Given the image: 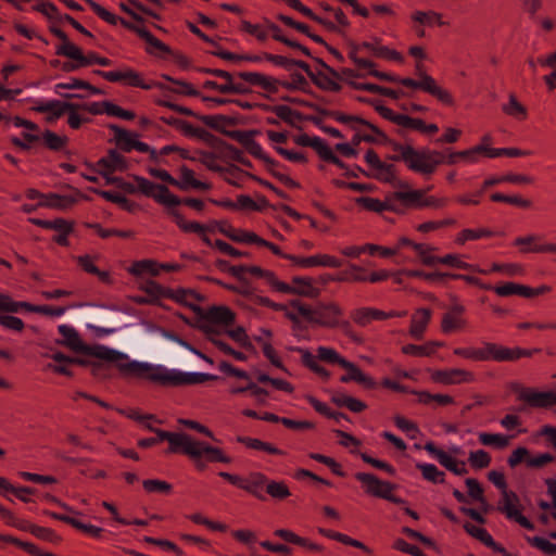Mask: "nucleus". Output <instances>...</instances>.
Instances as JSON below:
<instances>
[{"mask_svg":"<svg viewBox=\"0 0 556 556\" xmlns=\"http://www.w3.org/2000/svg\"><path fill=\"white\" fill-rule=\"evenodd\" d=\"M128 273L134 276H142L144 274L157 276L160 274V263L151 258L136 261L128 268Z\"/></svg>","mask_w":556,"mask_h":556,"instance_id":"40","label":"nucleus"},{"mask_svg":"<svg viewBox=\"0 0 556 556\" xmlns=\"http://www.w3.org/2000/svg\"><path fill=\"white\" fill-rule=\"evenodd\" d=\"M50 31L61 40V43L56 47L55 54L72 59L78 47L70 41L67 35L61 28L52 25L50 26Z\"/></svg>","mask_w":556,"mask_h":556,"instance_id":"35","label":"nucleus"},{"mask_svg":"<svg viewBox=\"0 0 556 556\" xmlns=\"http://www.w3.org/2000/svg\"><path fill=\"white\" fill-rule=\"evenodd\" d=\"M416 468L420 470L421 476L425 480L432 483H444L445 473L438 469L433 464H416Z\"/></svg>","mask_w":556,"mask_h":556,"instance_id":"51","label":"nucleus"},{"mask_svg":"<svg viewBox=\"0 0 556 556\" xmlns=\"http://www.w3.org/2000/svg\"><path fill=\"white\" fill-rule=\"evenodd\" d=\"M457 220L453 217H446L440 220H428L416 226V230L421 233H429L443 228L455 227Z\"/></svg>","mask_w":556,"mask_h":556,"instance_id":"50","label":"nucleus"},{"mask_svg":"<svg viewBox=\"0 0 556 556\" xmlns=\"http://www.w3.org/2000/svg\"><path fill=\"white\" fill-rule=\"evenodd\" d=\"M490 273H502L508 277H520L526 274V268L519 263H493L491 268L486 270Z\"/></svg>","mask_w":556,"mask_h":556,"instance_id":"49","label":"nucleus"},{"mask_svg":"<svg viewBox=\"0 0 556 556\" xmlns=\"http://www.w3.org/2000/svg\"><path fill=\"white\" fill-rule=\"evenodd\" d=\"M464 529L469 535L480 541L486 547L490 548L491 546L495 545V541L493 540L492 535L484 528H480L467 522L464 525Z\"/></svg>","mask_w":556,"mask_h":556,"instance_id":"58","label":"nucleus"},{"mask_svg":"<svg viewBox=\"0 0 556 556\" xmlns=\"http://www.w3.org/2000/svg\"><path fill=\"white\" fill-rule=\"evenodd\" d=\"M187 438L189 441V445L191 446L190 450L194 452V454H182L194 462V466L198 470L202 471L206 468V465L202 460L203 456H205L206 460L211 463H231V458L222 448L212 446L202 441H198L188 433Z\"/></svg>","mask_w":556,"mask_h":556,"instance_id":"9","label":"nucleus"},{"mask_svg":"<svg viewBox=\"0 0 556 556\" xmlns=\"http://www.w3.org/2000/svg\"><path fill=\"white\" fill-rule=\"evenodd\" d=\"M180 173V179H177V184L175 187L179 188L180 190H188L190 188L198 189V190H208L211 189V185L207 182H203L198 180L194 177V172L190 169L188 166L182 165L179 168Z\"/></svg>","mask_w":556,"mask_h":556,"instance_id":"30","label":"nucleus"},{"mask_svg":"<svg viewBox=\"0 0 556 556\" xmlns=\"http://www.w3.org/2000/svg\"><path fill=\"white\" fill-rule=\"evenodd\" d=\"M545 242L543 235L528 233L515 238L511 244L518 249L520 254H543Z\"/></svg>","mask_w":556,"mask_h":556,"instance_id":"20","label":"nucleus"},{"mask_svg":"<svg viewBox=\"0 0 556 556\" xmlns=\"http://www.w3.org/2000/svg\"><path fill=\"white\" fill-rule=\"evenodd\" d=\"M479 442L482 445L495 446L497 448H505L509 444V438L501 433H479Z\"/></svg>","mask_w":556,"mask_h":556,"instance_id":"55","label":"nucleus"},{"mask_svg":"<svg viewBox=\"0 0 556 556\" xmlns=\"http://www.w3.org/2000/svg\"><path fill=\"white\" fill-rule=\"evenodd\" d=\"M29 222L45 229L60 231V235H55L52 240L61 247H68V236L74 231V222L64 218L48 220L36 217L29 218Z\"/></svg>","mask_w":556,"mask_h":556,"instance_id":"14","label":"nucleus"},{"mask_svg":"<svg viewBox=\"0 0 556 556\" xmlns=\"http://www.w3.org/2000/svg\"><path fill=\"white\" fill-rule=\"evenodd\" d=\"M430 378L433 382L445 386L476 381V375L472 371L462 368L435 369L430 372Z\"/></svg>","mask_w":556,"mask_h":556,"instance_id":"15","label":"nucleus"},{"mask_svg":"<svg viewBox=\"0 0 556 556\" xmlns=\"http://www.w3.org/2000/svg\"><path fill=\"white\" fill-rule=\"evenodd\" d=\"M237 441L244 444L248 448L264 451L268 454H274V455H286L285 451L277 448L271 443L262 441L260 439L250 438V437H238Z\"/></svg>","mask_w":556,"mask_h":556,"instance_id":"41","label":"nucleus"},{"mask_svg":"<svg viewBox=\"0 0 556 556\" xmlns=\"http://www.w3.org/2000/svg\"><path fill=\"white\" fill-rule=\"evenodd\" d=\"M33 110L38 113H47L48 123H53L65 114L64 102L60 100L37 102Z\"/></svg>","mask_w":556,"mask_h":556,"instance_id":"32","label":"nucleus"},{"mask_svg":"<svg viewBox=\"0 0 556 556\" xmlns=\"http://www.w3.org/2000/svg\"><path fill=\"white\" fill-rule=\"evenodd\" d=\"M407 315L406 311H390L384 312L375 307H359L355 308L351 312V319L361 327L368 326L374 320H386L389 318L395 317H405Z\"/></svg>","mask_w":556,"mask_h":556,"instance_id":"13","label":"nucleus"},{"mask_svg":"<svg viewBox=\"0 0 556 556\" xmlns=\"http://www.w3.org/2000/svg\"><path fill=\"white\" fill-rule=\"evenodd\" d=\"M92 73L98 76H101L110 83H122L126 86L137 87L144 90H149L152 88V85L147 84L139 72L130 67H125L121 71L109 72L94 70Z\"/></svg>","mask_w":556,"mask_h":556,"instance_id":"12","label":"nucleus"},{"mask_svg":"<svg viewBox=\"0 0 556 556\" xmlns=\"http://www.w3.org/2000/svg\"><path fill=\"white\" fill-rule=\"evenodd\" d=\"M238 77H240L242 80L249 83L252 86L261 87L262 89L271 93L277 92L278 87L280 85L278 79L261 73L240 72L238 73Z\"/></svg>","mask_w":556,"mask_h":556,"instance_id":"26","label":"nucleus"},{"mask_svg":"<svg viewBox=\"0 0 556 556\" xmlns=\"http://www.w3.org/2000/svg\"><path fill=\"white\" fill-rule=\"evenodd\" d=\"M498 296H511V295H519L522 298H526V286L516 283V282H505L501 286H494L493 289Z\"/></svg>","mask_w":556,"mask_h":556,"instance_id":"54","label":"nucleus"},{"mask_svg":"<svg viewBox=\"0 0 556 556\" xmlns=\"http://www.w3.org/2000/svg\"><path fill=\"white\" fill-rule=\"evenodd\" d=\"M43 514L55 519V520H60L62 522L71 525L75 529L83 531L84 533L89 534L92 538L100 539L104 531L100 527L84 523V522L79 521L78 519L70 517L67 515H61V514H56V513L49 511V510H45Z\"/></svg>","mask_w":556,"mask_h":556,"instance_id":"27","label":"nucleus"},{"mask_svg":"<svg viewBox=\"0 0 556 556\" xmlns=\"http://www.w3.org/2000/svg\"><path fill=\"white\" fill-rule=\"evenodd\" d=\"M364 159L369 166V172L357 167L363 175L387 184H394L396 181V167L393 164L383 162L375 150H367Z\"/></svg>","mask_w":556,"mask_h":556,"instance_id":"11","label":"nucleus"},{"mask_svg":"<svg viewBox=\"0 0 556 556\" xmlns=\"http://www.w3.org/2000/svg\"><path fill=\"white\" fill-rule=\"evenodd\" d=\"M58 330L63 338L60 341L61 344L70 348L74 352L96 357L99 361L115 364L121 374L127 377L128 371L125 369V366H127V364H131L132 362L129 359L127 354L106 348L104 345H86L81 341L80 336L76 329L71 326L61 325L59 326Z\"/></svg>","mask_w":556,"mask_h":556,"instance_id":"3","label":"nucleus"},{"mask_svg":"<svg viewBox=\"0 0 556 556\" xmlns=\"http://www.w3.org/2000/svg\"><path fill=\"white\" fill-rule=\"evenodd\" d=\"M362 46L364 49L370 51L377 58L387 59L400 63L404 61L403 55L399 51L390 49L387 46L380 45L379 38H374L372 41H364L362 42Z\"/></svg>","mask_w":556,"mask_h":556,"instance_id":"29","label":"nucleus"},{"mask_svg":"<svg viewBox=\"0 0 556 556\" xmlns=\"http://www.w3.org/2000/svg\"><path fill=\"white\" fill-rule=\"evenodd\" d=\"M370 75L381 80L399 83L405 87L422 90L424 92L434 97L444 105L452 106L455 103L452 93L447 89L441 87L437 80L427 73H419L418 80L413 78H400L399 76L379 72L377 70L370 71Z\"/></svg>","mask_w":556,"mask_h":556,"instance_id":"5","label":"nucleus"},{"mask_svg":"<svg viewBox=\"0 0 556 556\" xmlns=\"http://www.w3.org/2000/svg\"><path fill=\"white\" fill-rule=\"evenodd\" d=\"M98 172L106 178L108 182L112 181L110 175L114 172H123L127 169L125 157L115 150H111L106 156L97 162Z\"/></svg>","mask_w":556,"mask_h":556,"instance_id":"19","label":"nucleus"},{"mask_svg":"<svg viewBox=\"0 0 556 556\" xmlns=\"http://www.w3.org/2000/svg\"><path fill=\"white\" fill-rule=\"evenodd\" d=\"M264 279H266L267 283L278 292L282 293H307L303 290L292 289L290 285L280 281L274 271L265 270Z\"/></svg>","mask_w":556,"mask_h":556,"instance_id":"60","label":"nucleus"},{"mask_svg":"<svg viewBox=\"0 0 556 556\" xmlns=\"http://www.w3.org/2000/svg\"><path fill=\"white\" fill-rule=\"evenodd\" d=\"M531 154V151L529 150H521L518 148H489L486 151V157L494 159L500 156H507V157H520V156H528Z\"/></svg>","mask_w":556,"mask_h":556,"instance_id":"59","label":"nucleus"},{"mask_svg":"<svg viewBox=\"0 0 556 556\" xmlns=\"http://www.w3.org/2000/svg\"><path fill=\"white\" fill-rule=\"evenodd\" d=\"M140 38L143 39L150 48L147 49V52L150 54H170L173 53L170 48L152 35L147 28L141 31Z\"/></svg>","mask_w":556,"mask_h":556,"instance_id":"44","label":"nucleus"},{"mask_svg":"<svg viewBox=\"0 0 556 556\" xmlns=\"http://www.w3.org/2000/svg\"><path fill=\"white\" fill-rule=\"evenodd\" d=\"M45 205L58 210H67L76 203L75 198L58 193H48L45 195Z\"/></svg>","mask_w":556,"mask_h":556,"instance_id":"52","label":"nucleus"},{"mask_svg":"<svg viewBox=\"0 0 556 556\" xmlns=\"http://www.w3.org/2000/svg\"><path fill=\"white\" fill-rule=\"evenodd\" d=\"M341 367L348 370L345 375L340 377L342 383L355 381L369 390L377 388V382L370 376L364 374L354 363L345 359Z\"/></svg>","mask_w":556,"mask_h":556,"instance_id":"23","label":"nucleus"},{"mask_svg":"<svg viewBox=\"0 0 556 556\" xmlns=\"http://www.w3.org/2000/svg\"><path fill=\"white\" fill-rule=\"evenodd\" d=\"M357 203L370 212L381 213L383 211H394L392 203L388 200L380 201L376 198L363 197L357 199Z\"/></svg>","mask_w":556,"mask_h":556,"instance_id":"53","label":"nucleus"},{"mask_svg":"<svg viewBox=\"0 0 556 556\" xmlns=\"http://www.w3.org/2000/svg\"><path fill=\"white\" fill-rule=\"evenodd\" d=\"M288 260L293 262V264L303 267H330V268H339L342 265L341 260L330 254H315L311 256H288Z\"/></svg>","mask_w":556,"mask_h":556,"instance_id":"17","label":"nucleus"},{"mask_svg":"<svg viewBox=\"0 0 556 556\" xmlns=\"http://www.w3.org/2000/svg\"><path fill=\"white\" fill-rule=\"evenodd\" d=\"M62 89H66V90H72V89H83L85 91H88L89 94H103V90H101L100 88L89 84L88 81L86 80H83V79H79V78H75V77H71L68 79V81L66 83H59L55 85V90L56 92L60 94V90Z\"/></svg>","mask_w":556,"mask_h":556,"instance_id":"38","label":"nucleus"},{"mask_svg":"<svg viewBox=\"0 0 556 556\" xmlns=\"http://www.w3.org/2000/svg\"><path fill=\"white\" fill-rule=\"evenodd\" d=\"M204 317L208 323L229 326L235 323L236 315L227 306H212L206 311Z\"/></svg>","mask_w":556,"mask_h":556,"instance_id":"31","label":"nucleus"},{"mask_svg":"<svg viewBox=\"0 0 556 556\" xmlns=\"http://www.w3.org/2000/svg\"><path fill=\"white\" fill-rule=\"evenodd\" d=\"M503 112L518 121H525L528 117L527 109L521 104L514 93L508 97V102L502 106Z\"/></svg>","mask_w":556,"mask_h":556,"instance_id":"46","label":"nucleus"},{"mask_svg":"<svg viewBox=\"0 0 556 556\" xmlns=\"http://www.w3.org/2000/svg\"><path fill=\"white\" fill-rule=\"evenodd\" d=\"M332 403L339 407H346L353 413H362L367 408V404L356 397L338 393L331 397Z\"/></svg>","mask_w":556,"mask_h":556,"instance_id":"42","label":"nucleus"},{"mask_svg":"<svg viewBox=\"0 0 556 556\" xmlns=\"http://www.w3.org/2000/svg\"><path fill=\"white\" fill-rule=\"evenodd\" d=\"M167 299L174 300L175 302L185 305L190 308H195L194 301L199 300L198 294L190 289H168Z\"/></svg>","mask_w":556,"mask_h":556,"instance_id":"43","label":"nucleus"},{"mask_svg":"<svg viewBox=\"0 0 556 556\" xmlns=\"http://www.w3.org/2000/svg\"><path fill=\"white\" fill-rule=\"evenodd\" d=\"M125 369L127 377L148 380L162 387H181L201 384L216 380L218 377L204 372H184L178 369H168L162 365L132 361Z\"/></svg>","mask_w":556,"mask_h":556,"instance_id":"1","label":"nucleus"},{"mask_svg":"<svg viewBox=\"0 0 556 556\" xmlns=\"http://www.w3.org/2000/svg\"><path fill=\"white\" fill-rule=\"evenodd\" d=\"M494 232L489 228H466L460 230L455 237V244L464 245L467 241H475L483 238H492Z\"/></svg>","mask_w":556,"mask_h":556,"instance_id":"37","label":"nucleus"},{"mask_svg":"<svg viewBox=\"0 0 556 556\" xmlns=\"http://www.w3.org/2000/svg\"><path fill=\"white\" fill-rule=\"evenodd\" d=\"M355 479L362 484L364 492L372 497L383 498L394 504H405L406 502L393 495L395 484L383 481L377 476L367 472H356Z\"/></svg>","mask_w":556,"mask_h":556,"instance_id":"8","label":"nucleus"},{"mask_svg":"<svg viewBox=\"0 0 556 556\" xmlns=\"http://www.w3.org/2000/svg\"><path fill=\"white\" fill-rule=\"evenodd\" d=\"M393 198L406 206L419 208V203L421 201V189L396 191L393 193Z\"/></svg>","mask_w":556,"mask_h":556,"instance_id":"56","label":"nucleus"},{"mask_svg":"<svg viewBox=\"0 0 556 556\" xmlns=\"http://www.w3.org/2000/svg\"><path fill=\"white\" fill-rule=\"evenodd\" d=\"M266 493L274 500L282 501L291 495L289 486L283 481L268 480Z\"/></svg>","mask_w":556,"mask_h":556,"instance_id":"57","label":"nucleus"},{"mask_svg":"<svg viewBox=\"0 0 556 556\" xmlns=\"http://www.w3.org/2000/svg\"><path fill=\"white\" fill-rule=\"evenodd\" d=\"M318 533H320L321 535L328 538V539H331V540H334V541H338L344 545H349V546H353L355 548H358L361 551H363L365 554L367 555H372V549L370 547H368L366 544H364L363 542L356 540V539H353L344 533H341V532H337V531H333V530H329V529H324V528H318Z\"/></svg>","mask_w":556,"mask_h":556,"instance_id":"33","label":"nucleus"},{"mask_svg":"<svg viewBox=\"0 0 556 556\" xmlns=\"http://www.w3.org/2000/svg\"><path fill=\"white\" fill-rule=\"evenodd\" d=\"M438 264H443L453 268L467 269L475 273L488 275L486 269H483L478 265L464 262L457 254H446L444 256H438Z\"/></svg>","mask_w":556,"mask_h":556,"instance_id":"36","label":"nucleus"},{"mask_svg":"<svg viewBox=\"0 0 556 556\" xmlns=\"http://www.w3.org/2000/svg\"><path fill=\"white\" fill-rule=\"evenodd\" d=\"M519 399L533 408H552L556 406V391H535L527 389Z\"/></svg>","mask_w":556,"mask_h":556,"instance_id":"18","label":"nucleus"},{"mask_svg":"<svg viewBox=\"0 0 556 556\" xmlns=\"http://www.w3.org/2000/svg\"><path fill=\"white\" fill-rule=\"evenodd\" d=\"M468 323L464 317L455 314L445 313L441 320V330L443 333L460 331L467 327Z\"/></svg>","mask_w":556,"mask_h":556,"instance_id":"45","label":"nucleus"},{"mask_svg":"<svg viewBox=\"0 0 556 556\" xmlns=\"http://www.w3.org/2000/svg\"><path fill=\"white\" fill-rule=\"evenodd\" d=\"M414 250L424 265L433 266L438 264V256L432 254V252L437 251L435 247L418 243V245H414Z\"/></svg>","mask_w":556,"mask_h":556,"instance_id":"63","label":"nucleus"},{"mask_svg":"<svg viewBox=\"0 0 556 556\" xmlns=\"http://www.w3.org/2000/svg\"><path fill=\"white\" fill-rule=\"evenodd\" d=\"M42 140L45 146L52 151H60L67 144V137L60 136L51 130H46L42 134Z\"/></svg>","mask_w":556,"mask_h":556,"instance_id":"62","label":"nucleus"},{"mask_svg":"<svg viewBox=\"0 0 556 556\" xmlns=\"http://www.w3.org/2000/svg\"><path fill=\"white\" fill-rule=\"evenodd\" d=\"M384 144H387L394 152V154L388 156L389 160L394 162H404L413 148L412 144H402L392 139H389Z\"/></svg>","mask_w":556,"mask_h":556,"instance_id":"64","label":"nucleus"},{"mask_svg":"<svg viewBox=\"0 0 556 556\" xmlns=\"http://www.w3.org/2000/svg\"><path fill=\"white\" fill-rule=\"evenodd\" d=\"M132 184H125L124 189L129 193L140 192L141 194L153 199L156 203L165 206L168 211L178 206L180 198L174 194L167 186L155 184L144 177L134 175Z\"/></svg>","mask_w":556,"mask_h":556,"instance_id":"6","label":"nucleus"},{"mask_svg":"<svg viewBox=\"0 0 556 556\" xmlns=\"http://www.w3.org/2000/svg\"><path fill=\"white\" fill-rule=\"evenodd\" d=\"M168 214L174 218L175 223L177 224V226L180 228L181 231H184L186 233H198L201 237L202 241L206 245H208V247L214 245V243H212L211 239L206 235V231H207L206 226H204L198 222H187L184 218L182 214L175 207L169 210Z\"/></svg>","mask_w":556,"mask_h":556,"instance_id":"21","label":"nucleus"},{"mask_svg":"<svg viewBox=\"0 0 556 556\" xmlns=\"http://www.w3.org/2000/svg\"><path fill=\"white\" fill-rule=\"evenodd\" d=\"M329 116L339 123L349 125L354 130L358 129V125L366 126L378 139V143L384 144L390 139L380 128L359 116L344 114L340 111H332L329 113Z\"/></svg>","mask_w":556,"mask_h":556,"instance_id":"16","label":"nucleus"},{"mask_svg":"<svg viewBox=\"0 0 556 556\" xmlns=\"http://www.w3.org/2000/svg\"><path fill=\"white\" fill-rule=\"evenodd\" d=\"M432 312L428 307L416 309L410 317L408 333L415 340H421L430 324Z\"/></svg>","mask_w":556,"mask_h":556,"instance_id":"22","label":"nucleus"},{"mask_svg":"<svg viewBox=\"0 0 556 556\" xmlns=\"http://www.w3.org/2000/svg\"><path fill=\"white\" fill-rule=\"evenodd\" d=\"M163 441L168 442V447L166 450V454H177V453H188L194 454L190 450L189 441L187 438V433L185 432H170L166 430L156 431V435L153 438H144L140 439L137 442V445L141 448L152 447Z\"/></svg>","mask_w":556,"mask_h":556,"instance_id":"10","label":"nucleus"},{"mask_svg":"<svg viewBox=\"0 0 556 556\" xmlns=\"http://www.w3.org/2000/svg\"><path fill=\"white\" fill-rule=\"evenodd\" d=\"M298 67L304 71L312 81L321 90L339 92L341 85L325 72H313L306 62L298 63Z\"/></svg>","mask_w":556,"mask_h":556,"instance_id":"24","label":"nucleus"},{"mask_svg":"<svg viewBox=\"0 0 556 556\" xmlns=\"http://www.w3.org/2000/svg\"><path fill=\"white\" fill-rule=\"evenodd\" d=\"M405 165L408 169L422 174V175H431L432 174V165L429 163V157L427 155V149L417 150L414 147L409 151L407 159L404 161Z\"/></svg>","mask_w":556,"mask_h":556,"instance_id":"25","label":"nucleus"},{"mask_svg":"<svg viewBox=\"0 0 556 556\" xmlns=\"http://www.w3.org/2000/svg\"><path fill=\"white\" fill-rule=\"evenodd\" d=\"M412 20L420 24H428L430 26L433 24H437L438 26L445 25V22L442 21V14L435 11H416L413 13Z\"/></svg>","mask_w":556,"mask_h":556,"instance_id":"61","label":"nucleus"},{"mask_svg":"<svg viewBox=\"0 0 556 556\" xmlns=\"http://www.w3.org/2000/svg\"><path fill=\"white\" fill-rule=\"evenodd\" d=\"M300 312L304 315V320L312 325L328 329L339 328L346 337L358 340L351 323L344 319L343 308L336 302L318 303L312 308L300 307Z\"/></svg>","mask_w":556,"mask_h":556,"instance_id":"4","label":"nucleus"},{"mask_svg":"<svg viewBox=\"0 0 556 556\" xmlns=\"http://www.w3.org/2000/svg\"><path fill=\"white\" fill-rule=\"evenodd\" d=\"M218 476L228 481L230 484L248 492L255 498L265 501L266 497L263 491H266V486L269 480L265 473L261 471H252L247 477H241L226 471H220Z\"/></svg>","mask_w":556,"mask_h":556,"instance_id":"7","label":"nucleus"},{"mask_svg":"<svg viewBox=\"0 0 556 556\" xmlns=\"http://www.w3.org/2000/svg\"><path fill=\"white\" fill-rule=\"evenodd\" d=\"M97 260V255L89 254L79 255L75 257L76 263L85 273L97 276L98 279L103 283H112L110 271L100 270L96 265Z\"/></svg>","mask_w":556,"mask_h":556,"instance_id":"28","label":"nucleus"},{"mask_svg":"<svg viewBox=\"0 0 556 556\" xmlns=\"http://www.w3.org/2000/svg\"><path fill=\"white\" fill-rule=\"evenodd\" d=\"M425 450L437 458V460L447 470L453 471L454 467H456V459L445 451L438 448L433 442H427L425 444Z\"/></svg>","mask_w":556,"mask_h":556,"instance_id":"47","label":"nucleus"},{"mask_svg":"<svg viewBox=\"0 0 556 556\" xmlns=\"http://www.w3.org/2000/svg\"><path fill=\"white\" fill-rule=\"evenodd\" d=\"M444 346L443 342L440 341H428L425 344H406L403 345L401 351L405 355L414 356V357H428L435 353L438 348Z\"/></svg>","mask_w":556,"mask_h":556,"instance_id":"34","label":"nucleus"},{"mask_svg":"<svg viewBox=\"0 0 556 556\" xmlns=\"http://www.w3.org/2000/svg\"><path fill=\"white\" fill-rule=\"evenodd\" d=\"M541 352V349H523L519 346L508 348L494 342L484 341L480 348H455L453 354L472 362H517L523 357H532Z\"/></svg>","mask_w":556,"mask_h":556,"instance_id":"2","label":"nucleus"},{"mask_svg":"<svg viewBox=\"0 0 556 556\" xmlns=\"http://www.w3.org/2000/svg\"><path fill=\"white\" fill-rule=\"evenodd\" d=\"M111 129L115 131V138L117 141V146L124 152H130L135 148V143L137 142L138 135L131 134L125 129H122L118 126H111Z\"/></svg>","mask_w":556,"mask_h":556,"instance_id":"48","label":"nucleus"},{"mask_svg":"<svg viewBox=\"0 0 556 556\" xmlns=\"http://www.w3.org/2000/svg\"><path fill=\"white\" fill-rule=\"evenodd\" d=\"M519 498L513 491L502 492V500L497 509L505 514L508 519H511L520 510L518 508Z\"/></svg>","mask_w":556,"mask_h":556,"instance_id":"39","label":"nucleus"}]
</instances>
